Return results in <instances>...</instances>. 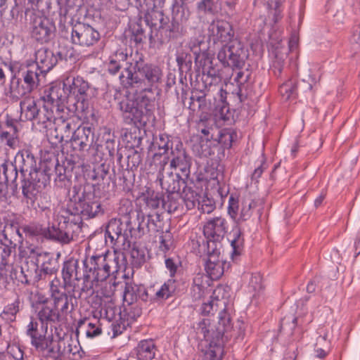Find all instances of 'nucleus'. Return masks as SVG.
<instances>
[{"label":"nucleus","instance_id":"nucleus-25","mask_svg":"<svg viewBox=\"0 0 360 360\" xmlns=\"http://www.w3.org/2000/svg\"><path fill=\"white\" fill-rule=\"evenodd\" d=\"M152 287L146 288L143 285L126 283L124 290V302L134 303L139 300L143 302H150L152 298Z\"/></svg>","mask_w":360,"mask_h":360},{"label":"nucleus","instance_id":"nucleus-50","mask_svg":"<svg viewBox=\"0 0 360 360\" xmlns=\"http://www.w3.org/2000/svg\"><path fill=\"white\" fill-rule=\"evenodd\" d=\"M167 198H163L162 208L169 213L181 212L183 210L181 193H166Z\"/></svg>","mask_w":360,"mask_h":360},{"label":"nucleus","instance_id":"nucleus-7","mask_svg":"<svg viewBox=\"0 0 360 360\" xmlns=\"http://www.w3.org/2000/svg\"><path fill=\"white\" fill-rule=\"evenodd\" d=\"M5 182L11 183V189L17 192L16 179L20 176H30L39 173H46L53 171V167L44 166L42 169L37 167V159L30 150H22L17 153L14 162L1 165Z\"/></svg>","mask_w":360,"mask_h":360},{"label":"nucleus","instance_id":"nucleus-27","mask_svg":"<svg viewBox=\"0 0 360 360\" xmlns=\"http://www.w3.org/2000/svg\"><path fill=\"white\" fill-rule=\"evenodd\" d=\"M122 153H117V162L120 167L118 172H116V181L118 180V186L124 192L129 193L134 185L135 174L133 171L124 168L122 163Z\"/></svg>","mask_w":360,"mask_h":360},{"label":"nucleus","instance_id":"nucleus-26","mask_svg":"<svg viewBox=\"0 0 360 360\" xmlns=\"http://www.w3.org/2000/svg\"><path fill=\"white\" fill-rule=\"evenodd\" d=\"M39 323L45 326L57 324L63 319L51 300H46L38 307L36 318Z\"/></svg>","mask_w":360,"mask_h":360},{"label":"nucleus","instance_id":"nucleus-2","mask_svg":"<svg viewBox=\"0 0 360 360\" xmlns=\"http://www.w3.org/2000/svg\"><path fill=\"white\" fill-rule=\"evenodd\" d=\"M89 180L94 183L77 184L69 188L68 210L82 213L83 218H97L104 215L105 207L101 201V195H105L110 188L116 185V172L107 161L93 164L86 173Z\"/></svg>","mask_w":360,"mask_h":360},{"label":"nucleus","instance_id":"nucleus-44","mask_svg":"<svg viewBox=\"0 0 360 360\" xmlns=\"http://www.w3.org/2000/svg\"><path fill=\"white\" fill-rule=\"evenodd\" d=\"M157 347L152 339L141 340L136 347L139 360H152L155 358Z\"/></svg>","mask_w":360,"mask_h":360},{"label":"nucleus","instance_id":"nucleus-31","mask_svg":"<svg viewBox=\"0 0 360 360\" xmlns=\"http://www.w3.org/2000/svg\"><path fill=\"white\" fill-rule=\"evenodd\" d=\"M179 173L170 172L167 176L160 178V186L162 190L169 193H181V187L186 185V180Z\"/></svg>","mask_w":360,"mask_h":360},{"label":"nucleus","instance_id":"nucleus-49","mask_svg":"<svg viewBox=\"0 0 360 360\" xmlns=\"http://www.w3.org/2000/svg\"><path fill=\"white\" fill-rule=\"evenodd\" d=\"M142 309L136 302L124 303L123 309L120 310L119 316L120 320L127 321V325H130L134 322L138 317L141 315Z\"/></svg>","mask_w":360,"mask_h":360},{"label":"nucleus","instance_id":"nucleus-16","mask_svg":"<svg viewBox=\"0 0 360 360\" xmlns=\"http://www.w3.org/2000/svg\"><path fill=\"white\" fill-rule=\"evenodd\" d=\"M229 230V223L226 218L219 216L207 219L203 226V235L205 243H215L220 245Z\"/></svg>","mask_w":360,"mask_h":360},{"label":"nucleus","instance_id":"nucleus-53","mask_svg":"<svg viewBox=\"0 0 360 360\" xmlns=\"http://www.w3.org/2000/svg\"><path fill=\"white\" fill-rule=\"evenodd\" d=\"M200 85L207 91H214L221 85L222 76L221 72L202 75Z\"/></svg>","mask_w":360,"mask_h":360},{"label":"nucleus","instance_id":"nucleus-36","mask_svg":"<svg viewBox=\"0 0 360 360\" xmlns=\"http://www.w3.org/2000/svg\"><path fill=\"white\" fill-rule=\"evenodd\" d=\"M30 94L23 96V100L20 102V120L22 121H34L39 116V110L37 101L29 97Z\"/></svg>","mask_w":360,"mask_h":360},{"label":"nucleus","instance_id":"nucleus-9","mask_svg":"<svg viewBox=\"0 0 360 360\" xmlns=\"http://www.w3.org/2000/svg\"><path fill=\"white\" fill-rule=\"evenodd\" d=\"M69 196L67 195L65 211L70 215L75 218L70 220L68 217L62 216V220L57 224L53 223L51 226H47L46 240L59 243L62 245L70 244L74 240V233L80 229L83 221L92 219L93 218H83L82 213H73L68 210Z\"/></svg>","mask_w":360,"mask_h":360},{"label":"nucleus","instance_id":"nucleus-56","mask_svg":"<svg viewBox=\"0 0 360 360\" xmlns=\"http://www.w3.org/2000/svg\"><path fill=\"white\" fill-rule=\"evenodd\" d=\"M231 42L223 44L217 53V59L224 68H230L234 70L233 60L231 55Z\"/></svg>","mask_w":360,"mask_h":360},{"label":"nucleus","instance_id":"nucleus-57","mask_svg":"<svg viewBox=\"0 0 360 360\" xmlns=\"http://www.w3.org/2000/svg\"><path fill=\"white\" fill-rule=\"evenodd\" d=\"M75 258L70 257L64 261L62 267V278L65 283V286H72L74 281V270H75Z\"/></svg>","mask_w":360,"mask_h":360},{"label":"nucleus","instance_id":"nucleus-28","mask_svg":"<svg viewBox=\"0 0 360 360\" xmlns=\"http://www.w3.org/2000/svg\"><path fill=\"white\" fill-rule=\"evenodd\" d=\"M299 89L302 91H310L312 89V84L304 79L298 83L296 79L291 78L279 86V92L285 100L295 98L298 95Z\"/></svg>","mask_w":360,"mask_h":360},{"label":"nucleus","instance_id":"nucleus-17","mask_svg":"<svg viewBox=\"0 0 360 360\" xmlns=\"http://www.w3.org/2000/svg\"><path fill=\"white\" fill-rule=\"evenodd\" d=\"M188 283L184 279L169 278L156 291H152L151 302H163L185 293Z\"/></svg>","mask_w":360,"mask_h":360},{"label":"nucleus","instance_id":"nucleus-48","mask_svg":"<svg viewBox=\"0 0 360 360\" xmlns=\"http://www.w3.org/2000/svg\"><path fill=\"white\" fill-rule=\"evenodd\" d=\"M195 8L198 15H216L221 10L220 0H199Z\"/></svg>","mask_w":360,"mask_h":360},{"label":"nucleus","instance_id":"nucleus-18","mask_svg":"<svg viewBox=\"0 0 360 360\" xmlns=\"http://www.w3.org/2000/svg\"><path fill=\"white\" fill-rule=\"evenodd\" d=\"M100 38L98 30L88 24L77 22L71 28V40L74 44L89 47L96 44Z\"/></svg>","mask_w":360,"mask_h":360},{"label":"nucleus","instance_id":"nucleus-63","mask_svg":"<svg viewBox=\"0 0 360 360\" xmlns=\"http://www.w3.org/2000/svg\"><path fill=\"white\" fill-rule=\"evenodd\" d=\"M257 206V202L255 200H244L242 203L240 215L236 221V224H240L242 222L248 220L252 214V210Z\"/></svg>","mask_w":360,"mask_h":360},{"label":"nucleus","instance_id":"nucleus-37","mask_svg":"<svg viewBox=\"0 0 360 360\" xmlns=\"http://www.w3.org/2000/svg\"><path fill=\"white\" fill-rule=\"evenodd\" d=\"M146 32L143 27L141 18L131 23L129 26L130 41L134 42L136 46H143L147 41L150 42L151 28Z\"/></svg>","mask_w":360,"mask_h":360},{"label":"nucleus","instance_id":"nucleus-32","mask_svg":"<svg viewBox=\"0 0 360 360\" xmlns=\"http://www.w3.org/2000/svg\"><path fill=\"white\" fill-rule=\"evenodd\" d=\"M217 134L215 136V139L213 141L217 142V144L214 146V149L219 150H221V155L224 156V150L229 149L231 148L233 142L237 138V133L233 129H222L217 130ZM218 158H221L220 153H218Z\"/></svg>","mask_w":360,"mask_h":360},{"label":"nucleus","instance_id":"nucleus-4","mask_svg":"<svg viewBox=\"0 0 360 360\" xmlns=\"http://www.w3.org/2000/svg\"><path fill=\"white\" fill-rule=\"evenodd\" d=\"M90 84L82 77L69 76L62 82L51 84L45 91V101L55 105L59 110L67 105L70 111L75 113L85 112L89 107Z\"/></svg>","mask_w":360,"mask_h":360},{"label":"nucleus","instance_id":"nucleus-64","mask_svg":"<svg viewBox=\"0 0 360 360\" xmlns=\"http://www.w3.org/2000/svg\"><path fill=\"white\" fill-rule=\"evenodd\" d=\"M297 326V317L294 314H288L281 319L279 330L291 335L293 334V331Z\"/></svg>","mask_w":360,"mask_h":360},{"label":"nucleus","instance_id":"nucleus-55","mask_svg":"<svg viewBox=\"0 0 360 360\" xmlns=\"http://www.w3.org/2000/svg\"><path fill=\"white\" fill-rule=\"evenodd\" d=\"M58 14L65 18L72 10L78 11L84 4V0H58Z\"/></svg>","mask_w":360,"mask_h":360},{"label":"nucleus","instance_id":"nucleus-35","mask_svg":"<svg viewBox=\"0 0 360 360\" xmlns=\"http://www.w3.org/2000/svg\"><path fill=\"white\" fill-rule=\"evenodd\" d=\"M60 253L55 257L53 253L46 252L43 254L39 262V271L43 276V280H45L47 276H52L56 274L60 268L58 258Z\"/></svg>","mask_w":360,"mask_h":360},{"label":"nucleus","instance_id":"nucleus-60","mask_svg":"<svg viewBox=\"0 0 360 360\" xmlns=\"http://www.w3.org/2000/svg\"><path fill=\"white\" fill-rule=\"evenodd\" d=\"M127 169H130L134 172L143 160V154L141 152L134 149V148L127 150Z\"/></svg>","mask_w":360,"mask_h":360},{"label":"nucleus","instance_id":"nucleus-8","mask_svg":"<svg viewBox=\"0 0 360 360\" xmlns=\"http://www.w3.org/2000/svg\"><path fill=\"white\" fill-rule=\"evenodd\" d=\"M24 333L35 352L44 356H54L60 353L61 339H56L53 334H48V326L39 323L36 318H30Z\"/></svg>","mask_w":360,"mask_h":360},{"label":"nucleus","instance_id":"nucleus-29","mask_svg":"<svg viewBox=\"0 0 360 360\" xmlns=\"http://www.w3.org/2000/svg\"><path fill=\"white\" fill-rule=\"evenodd\" d=\"M39 270V262L37 259L27 260L21 266L22 275V278L20 279L21 283L26 285H34L43 280Z\"/></svg>","mask_w":360,"mask_h":360},{"label":"nucleus","instance_id":"nucleus-22","mask_svg":"<svg viewBox=\"0 0 360 360\" xmlns=\"http://www.w3.org/2000/svg\"><path fill=\"white\" fill-rule=\"evenodd\" d=\"M19 126L17 120L7 115L5 122L0 127V139L11 148H15L19 143Z\"/></svg>","mask_w":360,"mask_h":360},{"label":"nucleus","instance_id":"nucleus-30","mask_svg":"<svg viewBox=\"0 0 360 360\" xmlns=\"http://www.w3.org/2000/svg\"><path fill=\"white\" fill-rule=\"evenodd\" d=\"M175 60L179 72L180 82L184 85V79L186 81L187 75H192L193 56L189 51L180 49L175 53Z\"/></svg>","mask_w":360,"mask_h":360},{"label":"nucleus","instance_id":"nucleus-24","mask_svg":"<svg viewBox=\"0 0 360 360\" xmlns=\"http://www.w3.org/2000/svg\"><path fill=\"white\" fill-rule=\"evenodd\" d=\"M131 57L126 49H117L110 54L108 62L105 63L106 72L111 76H118L119 77L124 68L127 67L128 63H130L131 61L129 59Z\"/></svg>","mask_w":360,"mask_h":360},{"label":"nucleus","instance_id":"nucleus-3","mask_svg":"<svg viewBox=\"0 0 360 360\" xmlns=\"http://www.w3.org/2000/svg\"><path fill=\"white\" fill-rule=\"evenodd\" d=\"M58 63L55 53L49 48L41 47L35 52V60H10L3 64L11 72L5 96L10 101H19L39 86L40 76H44Z\"/></svg>","mask_w":360,"mask_h":360},{"label":"nucleus","instance_id":"nucleus-59","mask_svg":"<svg viewBox=\"0 0 360 360\" xmlns=\"http://www.w3.org/2000/svg\"><path fill=\"white\" fill-rule=\"evenodd\" d=\"M130 254L134 268L139 269L146 262L145 250L135 242L133 243Z\"/></svg>","mask_w":360,"mask_h":360},{"label":"nucleus","instance_id":"nucleus-14","mask_svg":"<svg viewBox=\"0 0 360 360\" xmlns=\"http://www.w3.org/2000/svg\"><path fill=\"white\" fill-rule=\"evenodd\" d=\"M91 121H88L86 125L84 123L77 127L69 139L74 150L80 152L88 150L94 140V124L97 123V118L93 110L90 113Z\"/></svg>","mask_w":360,"mask_h":360},{"label":"nucleus","instance_id":"nucleus-13","mask_svg":"<svg viewBox=\"0 0 360 360\" xmlns=\"http://www.w3.org/2000/svg\"><path fill=\"white\" fill-rule=\"evenodd\" d=\"M125 221L120 218H112L105 226V242L110 241L112 246L118 248L127 245L130 247L132 243L129 235V224L128 216L125 217Z\"/></svg>","mask_w":360,"mask_h":360},{"label":"nucleus","instance_id":"nucleus-38","mask_svg":"<svg viewBox=\"0 0 360 360\" xmlns=\"http://www.w3.org/2000/svg\"><path fill=\"white\" fill-rule=\"evenodd\" d=\"M209 91L203 88L200 83L195 84L191 92L188 108L195 112L196 110H201L206 105V96Z\"/></svg>","mask_w":360,"mask_h":360},{"label":"nucleus","instance_id":"nucleus-62","mask_svg":"<svg viewBox=\"0 0 360 360\" xmlns=\"http://www.w3.org/2000/svg\"><path fill=\"white\" fill-rule=\"evenodd\" d=\"M226 265L229 266L226 262L216 264L210 262L209 263H205V269L212 280H217L224 274Z\"/></svg>","mask_w":360,"mask_h":360},{"label":"nucleus","instance_id":"nucleus-40","mask_svg":"<svg viewBox=\"0 0 360 360\" xmlns=\"http://www.w3.org/2000/svg\"><path fill=\"white\" fill-rule=\"evenodd\" d=\"M211 122L209 115L206 113H201L199 120L196 121L195 128L198 134H200V139L207 141L215 139L214 132L217 130Z\"/></svg>","mask_w":360,"mask_h":360},{"label":"nucleus","instance_id":"nucleus-43","mask_svg":"<svg viewBox=\"0 0 360 360\" xmlns=\"http://www.w3.org/2000/svg\"><path fill=\"white\" fill-rule=\"evenodd\" d=\"M283 49H284L280 47L278 44L272 51L274 58L271 62L270 72L278 78L281 76L285 66V60L287 58V52Z\"/></svg>","mask_w":360,"mask_h":360},{"label":"nucleus","instance_id":"nucleus-1","mask_svg":"<svg viewBox=\"0 0 360 360\" xmlns=\"http://www.w3.org/2000/svg\"><path fill=\"white\" fill-rule=\"evenodd\" d=\"M161 68L146 62L143 57L132 59L119 77L124 89H140L132 94L126 95L118 103L125 124L137 128L145 127L154 118L155 97L153 87L162 82Z\"/></svg>","mask_w":360,"mask_h":360},{"label":"nucleus","instance_id":"nucleus-10","mask_svg":"<svg viewBox=\"0 0 360 360\" xmlns=\"http://www.w3.org/2000/svg\"><path fill=\"white\" fill-rule=\"evenodd\" d=\"M119 255L116 252H106L102 254L86 255L82 260L85 273L94 278V281H105L112 274L121 269Z\"/></svg>","mask_w":360,"mask_h":360},{"label":"nucleus","instance_id":"nucleus-33","mask_svg":"<svg viewBox=\"0 0 360 360\" xmlns=\"http://www.w3.org/2000/svg\"><path fill=\"white\" fill-rule=\"evenodd\" d=\"M195 65L201 70L202 75L221 72V68L215 61L214 54L211 53L207 49H205L204 54L197 56L195 58Z\"/></svg>","mask_w":360,"mask_h":360},{"label":"nucleus","instance_id":"nucleus-61","mask_svg":"<svg viewBox=\"0 0 360 360\" xmlns=\"http://www.w3.org/2000/svg\"><path fill=\"white\" fill-rule=\"evenodd\" d=\"M166 0H142V8L141 10L145 11L143 20L146 23V17L148 14L153 12H163V11L158 10L164 7Z\"/></svg>","mask_w":360,"mask_h":360},{"label":"nucleus","instance_id":"nucleus-54","mask_svg":"<svg viewBox=\"0 0 360 360\" xmlns=\"http://www.w3.org/2000/svg\"><path fill=\"white\" fill-rule=\"evenodd\" d=\"M250 76V74L248 70L246 72L239 71L234 78V81L238 86L237 89L235 90V93L240 102L244 101L247 98V94L244 92V89L246 88V83L249 80Z\"/></svg>","mask_w":360,"mask_h":360},{"label":"nucleus","instance_id":"nucleus-12","mask_svg":"<svg viewBox=\"0 0 360 360\" xmlns=\"http://www.w3.org/2000/svg\"><path fill=\"white\" fill-rule=\"evenodd\" d=\"M30 36L33 40L40 44L51 42L56 36L55 22L44 15L32 14L30 22Z\"/></svg>","mask_w":360,"mask_h":360},{"label":"nucleus","instance_id":"nucleus-15","mask_svg":"<svg viewBox=\"0 0 360 360\" xmlns=\"http://www.w3.org/2000/svg\"><path fill=\"white\" fill-rule=\"evenodd\" d=\"M75 162L72 159L65 158L60 163L58 159L55 162L45 163L44 166L53 167L51 176L54 174L55 186L60 188H70L72 183V176Z\"/></svg>","mask_w":360,"mask_h":360},{"label":"nucleus","instance_id":"nucleus-46","mask_svg":"<svg viewBox=\"0 0 360 360\" xmlns=\"http://www.w3.org/2000/svg\"><path fill=\"white\" fill-rule=\"evenodd\" d=\"M190 17V11L187 4L184 0H174L172 6V16L178 22H182L183 25H187Z\"/></svg>","mask_w":360,"mask_h":360},{"label":"nucleus","instance_id":"nucleus-39","mask_svg":"<svg viewBox=\"0 0 360 360\" xmlns=\"http://www.w3.org/2000/svg\"><path fill=\"white\" fill-rule=\"evenodd\" d=\"M26 238L44 242L46 240L47 226L37 221H31L22 226Z\"/></svg>","mask_w":360,"mask_h":360},{"label":"nucleus","instance_id":"nucleus-58","mask_svg":"<svg viewBox=\"0 0 360 360\" xmlns=\"http://www.w3.org/2000/svg\"><path fill=\"white\" fill-rule=\"evenodd\" d=\"M60 123H57V129H59L60 132L63 136L64 141L66 143L70 142L69 139H71L74 131L76 130V124L71 120H65L60 118L58 120Z\"/></svg>","mask_w":360,"mask_h":360},{"label":"nucleus","instance_id":"nucleus-5","mask_svg":"<svg viewBox=\"0 0 360 360\" xmlns=\"http://www.w3.org/2000/svg\"><path fill=\"white\" fill-rule=\"evenodd\" d=\"M219 321L217 325L212 326L210 319L204 318L194 328L197 333L203 335L208 342L205 350L206 360H221L224 355V345L231 335L229 333L233 328L230 314L225 309L219 314Z\"/></svg>","mask_w":360,"mask_h":360},{"label":"nucleus","instance_id":"nucleus-21","mask_svg":"<svg viewBox=\"0 0 360 360\" xmlns=\"http://www.w3.org/2000/svg\"><path fill=\"white\" fill-rule=\"evenodd\" d=\"M22 226L17 218L8 219L5 221L2 234L0 236V242L8 244L10 247H16L22 245L24 240Z\"/></svg>","mask_w":360,"mask_h":360},{"label":"nucleus","instance_id":"nucleus-6","mask_svg":"<svg viewBox=\"0 0 360 360\" xmlns=\"http://www.w3.org/2000/svg\"><path fill=\"white\" fill-rule=\"evenodd\" d=\"M146 25L151 28L150 46L176 43L187 34V25L170 18L164 12H153L148 14Z\"/></svg>","mask_w":360,"mask_h":360},{"label":"nucleus","instance_id":"nucleus-11","mask_svg":"<svg viewBox=\"0 0 360 360\" xmlns=\"http://www.w3.org/2000/svg\"><path fill=\"white\" fill-rule=\"evenodd\" d=\"M51 172L39 173L30 176H19V181L16 179L17 192L12 191L13 195L18 196L21 191L23 198L27 203L33 204L37 196L50 183Z\"/></svg>","mask_w":360,"mask_h":360},{"label":"nucleus","instance_id":"nucleus-23","mask_svg":"<svg viewBox=\"0 0 360 360\" xmlns=\"http://www.w3.org/2000/svg\"><path fill=\"white\" fill-rule=\"evenodd\" d=\"M172 159L170 161V167L174 169H179L181 175L184 178H189L191 173V158L187 154L183 143L179 141L171 151Z\"/></svg>","mask_w":360,"mask_h":360},{"label":"nucleus","instance_id":"nucleus-42","mask_svg":"<svg viewBox=\"0 0 360 360\" xmlns=\"http://www.w3.org/2000/svg\"><path fill=\"white\" fill-rule=\"evenodd\" d=\"M151 148L153 150H159V152L154 153L153 157V161L161 159L162 155L167 153L169 149H171V151H172V149H174L173 148V143L166 134H160L158 136H154Z\"/></svg>","mask_w":360,"mask_h":360},{"label":"nucleus","instance_id":"nucleus-20","mask_svg":"<svg viewBox=\"0 0 360 360\" xmlns=\"http://www.w3.org/2000/svg\"><path fill=\"white\" fill-rule=\"evenodd\" d=\"M131 240L140 239L144 235L149 233L148 214L146 215L141 210H136L128 214Z\"/></svg>","mask_w":360,"mask_h":360},{"label":"nucleus","instance_id":"nucleus-45","mask_svg":"<svg viewBox=\"0 0 360 360\" xmlns=\"http://www.w3.org/2000/svg\"><path fill=\"white\" fill-rule=\"evenodd\" d=\"M73 297V294L65 292L51 299V301L59 312L62 319L63 316H67L73 310L74 307L72 304L70 308V303L72 302Z\"/></svg>","mask_w":360,"mask_h":360},{"label":"nucleus","instance_id":"nucleus-19","mask_svg":"<svg viewBox=\"0 0 360 360\" xmlns=\"http://www.w3.org/2000/svg\"><path fill=\"white\" fill-rule=\"evenodd\" d=\"M208 32L214 44L220 42L223 45L239 39L235 37L232 25L226 20H213L209 25Z\"/></svg>","mask_w":360,"mask_h":360},{"label":"nucleus","instance_id":"nucleus-47","mask_svg":"<svg viewBox=\"0 0 360 360\" xmlns=\"http://www.w3.org/2000/svg\"><path fill=\"white\" fill-rule=\"evenodd\" d=\"M23 307V300L17 296L11 303L7 304L4 307L1 316L7 321L13 323L15 321L17 314L22 310Z\"/></svg>","mask_w":360,"mask_h":360},{"label":"nucleus","instance_id":"nucleus-51","mask_svg":"<svg viewBox=\"0 0 360 360\" xmlns=\"http://www.w3.org/2000/svg\"><path fill=\"white\" fill-rule=\"evenodd\" d=\"M141 198H142L147 207L155 210L159 207L160 204L162 205L164 195L151 188H146L145 191L142 192Z\"/></svg>","mask_w":360,"mask_h":360},{"label":"nucleus","instance_id":"nucleus-34","mask_svg":"<svg viewBox=\"0 0 360 360\" xmlns=\"http://www.w3.org/2000/svg\"><path fill=\"white\" fill-rule=\"evenodd\" d=\"M231 55L233 60L234 68L240 70L245 67L249 57V51L247 46L240 39L231 41Z\"/></svg>","mask_w":360,"mask_h":360},{"label":"nucleus","instance_id":"nucleus-52","mask_svg":"<svg viewBox=\"0 0 360 360\" xmlns=\"http://www.w3.org/2000/svg\"><path fill=\"white\" fill-rule=\"evenodd\" d=\"M181 195L182 202H184L188 210L194 209L197 205L200 206L201 196L199 193L194 191L191 187L184 185Z\"/></svg>","mask_w":360,"mask_h":360},{"label":"nucleus","instance_id":"nucleus-41","mask_svg":"<svg viewBox=\"0 0 360 360\" xmlns=\"http://www.w3.org/2000/svg\"><path fill=\"white\" fill-rule=\"evenodd\" d=\"M231 246L232 247L231 258L233 262L237 261L239 256L241 255L244 248V236L242 229L239 224H236L232 229L230 233Z\"/></svg>","mask_w":360,"mask_h":360}]
</instances>
